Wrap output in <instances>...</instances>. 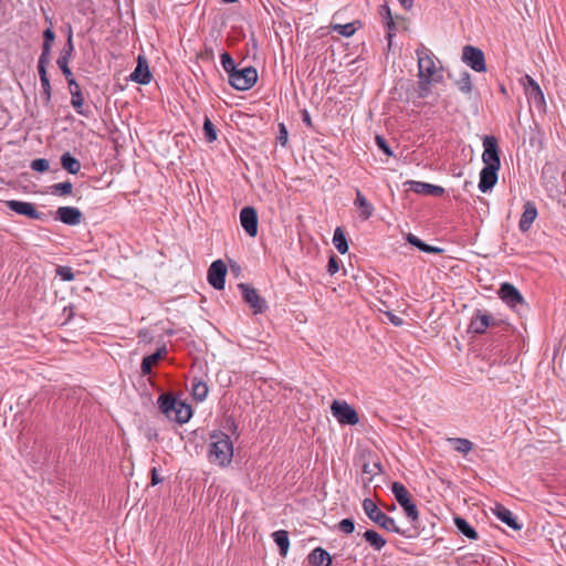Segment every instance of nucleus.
I'll list each match as a JSON object with an SVG mask.
<instances>
[{
	"instance_id": "nucleus-1",
	"label": "nucleus",
	"mask_w": 566,
	"mask_h": 566,
	"mask_svg": "<svg viewBox=\"0 0 566 566\" xmlns=\"http://www.w3.org/2000/svg\"><path fill=\"white\" fill-rule=\"evenodd\" d=\"M416 55L418 59L419 92L420 96H426L430 91L432 82L439 81L436 77L438 72L436 59L431 50L423 44L417 48Z\"/></svg>"
},
{
	"instance_id": "nucleus-2",
	"label": "nucleus",
	"mask_w": 566,
	"mask_h": 566,
	"mask_svg": "<svg viewBox=\"0 0 566 566\" xmlns=\"http://www.w3.org/2000/svg\"><path fill=\"white\" fill-rule=\"evenodd\" d=\"M208 458L211 463L219 467H227L231 463L233 443L226 432L213 431L210 433Z\"/></svg>"
},
{
	"instance_id": "nucleus-3",
	"label": "nucleus",
	"mask_w": 566,
	"mask_h": 566,
	"mask_svg": "<svg viewBox=\"0 0 566 566\" xmlns=\"http://www.w3.org/2000/svg\"><path fill=\"white\" fill-rule=\"evenodd\" d=\"M158 406L163 413L170 420L178 423H186L192 416L191 407L172 397L171 395H160L158 398Z\"/></svg>"
},
{
	"instance_id": "nucleus-4",
	"label": "nucleus",
	"mask_w": 566,
	"mask_h": 566,
	"mask_svg": "<svg viewBox=\"0 0 566 566\" xmlns=\"http://www.w3.org/2000/svg\"><path fill=\"white\" fill-rule=\"evenodd\" d=\"M363 509L368 518L371 520L377 525H379L381 528L388 532L400 534L408 538L413 536L409 534L408 531L401 530L396 524V521L392 517L385 514L381 510H379L377 504L371 499H365L363 501Z\"/></svg>"
},
{
	"instance_id": "nucleus-5",
	"label": "nucleus",
	"mask_w": 566,
	"mask_h": 566,
	"mask_svg": "<svg viewBox=\"0 0 566 566\" xmlns=\"http://www.w3.org/2000/svg\"><path fill=\"white\" fill-rule=\"evenodd\" d=\"M258 81V72L254 67L248 66L241 70H237L233 74H230L229 83L238 91L250 90Z\"/></svg>"
},
{
	"instance_id": "nucleus-6",
	"label": "nucleus",
	"mask_w": 566,
	"mask_h": 566,
	"mask_svg": "<svg viewBox=\"0 0 566 566\" xmlns=\"http://www.w3.org/2000/svg\"><path fill=\"white\" fill-rule=\"evenodd\" d=\"M331 411L340 424L355 426L359 422L357 411L346 401L334 400Z\"/></svg>"
},
{
	"instance_id": "nucleus-7",
	"label": "nucleus",
	"mask_w": 566,
	"mask_h": 566,
	"mask_svg": "<svg viewBox=\"0 0 566 566\" xmlns=\"http://www.w3.org/2000/svg\"><path fill=\"white\" fill-rule=\"evenodd\" d=\"M483 154L482 161L484 167L493 166L495 168L501 167L500 149L497 139L493 135H486L483 137Z\"/></svg>"
},
{
	"instance_id": "nucleus-8",
	"label": "nucleus",
	"mask_w": 566,
	"mask_h": 566,
	"mask_svg": "<svg viewBox=\"0 0 566 566\" xmlns=\"http://www.w3.org/2000/svg\"><path fill=\"white\" fill-rule=\"evenodd\" d=\"M462 61L475 72H485L486 63L481 49L465 45L462 51Z\"/></svg>"
},
{
	"instance_id": "nucleus-9",
	"label": "nucleus",
	"mask_w": 566,
	"mask_h": 566,
	"mask_svg": "<svg viewBox=\"0 0 566 566\" xmlns=\"http://www.w3.org/2000/svg\"><path fill=\"white\" fill-rule=\"evenodd\" d=\"M239 289L242 292L244 302L252 308L254 314H261L268 308L265 300L259 295L255 289L245 283L239 284Z\"/></svg>"
},
{
	"instance_id": "nucleus-10",
	"label": "nucleus",
	"mask_w": 566,
	"mask_h": 566,
	"mask_svg": "<svg viewBox=\"0 0 566 566\" xmlns=\"http://www.w3.org/2000/svg\"><path fill=\"white\" fill-rule=\"evenodd\" d=\"M499 296L501 300L512 308H517L518 306H526L525 300L520 293V291L511 283H503L499 290Z\"/></svg>"
},
{
	"instance_id": "nucleus-11",
	"label": "nucleus",
	"mask_w": 566,
	"mask_h": 566,
	"mask_svg": "<svg viewBox=\"0 0 566 566\" xmlns=\"http://www.w3.org/2000/svg\"><path fill=\"white\" fill-rule=\"evenodd\" d=\"M73 52H74L73 31H72V28L69 27L66 44L62 49L60 56L56 60V64L65 77H71V75L73 74L71 69L69 67V63H70Z\"/></svg>"
},
{
	"instance_id": "nucleus-12",
	"label": "nucleus",
	"mask_w": 566,
	"mask_h": 566,
	"mask_svg": "<svg viewBox=\"0 0 566 566\" xmlns=\"http://www.w3.org/2000/svg\"><path fill=\"white\" fill-rule=\"evenodd\" d=\"M227 266L222 260H216L208 270V282L216 289L222 290L226 283Z\"/></svg>"
},
{
	"instance_id": "nucleus-13",
	"label": "nucleus",
	"mask_w": 566,
	"mask_h": 566,
	"mask_svg": "<svg viewBox=\"0 0 566 566\" xmlns=\"http://www.w3.org/2000/svg\"><path fill=\"white\" fill-rule=\"evenodd\" d=\"M6 206L18 214L25 216L33 220H41L43 213L36 210L33 203L19 200H8Z\"/></svg>"
},
{
	"instance_id": "nucleus-14",
	"label": "nucleus",
	"mask_w": 566,
	"mask_h": 566,
	"mask_svg": "<svg viewBox=\"0 0 566 566\" xmlns=\"http://www.w3.org/2000/svg\"><path fill=\"white\" fill-rule=\"evenodd\" d=\"M494 322L495 319L492 315L483 313L481 310H476L470 321L469 332L479 335L483 334L491 325L494 324Z\"/></svg>"
},
{
	"instance_id": "nucleus-15",
	"label": "nucleus",
	"mask_w": 566,
	"mask_h": 566,
	"mask_svg": "<svg viewBox=\"0 0 566 566\" xmlns=\"http://www.w3.org/2000/svg\"><path fill=\"white\" fill-rule=\"evenodd\" d=\"M240 222L250 237L258 234V213L253 207H244L240 212Z\"/></svg>"
},
{
	"instance_id": "nucleus-16",
	"label": "nucleus",
	"mask_w": 566,
	"mask_h": 566,
	"mask_svg": "<svg viewBox=\"0 0 566 566\" xmlns=\"http://www.w3.org/2000/svg\"><path fill=\"white\" fill-rule=\"evenodd\" d=\"M55 219L67 226H76L82 221V212L75 207H60L55 212Z\"/></svg>"
},
{
	"instance_id": "nucleus-17",
	"label": "nucleus",
	"mask_w": 566,
	"mask_h": 566,
	"mask_svg": "<svg viewBox=\"0 0 566 566\" xmlns=\"http://www.w3.org/2000/svg\"><path fill=\"white\" fill-rule=\"evenodd\" d=\"M499 169L493 166L482 168L478 186L481 192L485 193L496 185Z\"/></svg>"
},
{
	"instance_id": "nucleus-18",
	"label": "nucleus",
	"mask_w": 566,
	"mask_h": 566,
	"mask_svg": "<svg viewBox=\"0 0 566 566\" xmlns=\"http://www.w3.org/2000/svg\"><path fill=\"white\" fill-rule=\"evenodd\" d=\"M407 184L410 190L419 195L440 197L444 193L442 187L428 182L410 180Z\"/></svg>"
},
{
	"instance_id": "nucleus-19",
	"label": "nucleus",
	"mask_w": 566,
	"mask_h": 566,
	"mask_svg": "<svg viewBox=\"0 0 566 566\" xmlns=\"http://www.w3.org/2000/svg\"><path fill=\"white\" fill-rule=\"evenodd\" d=\"M493 513L496 515V517L501 522L506 524L512 530H514V531L522 530L523 525L517 522V520L514 516V514L509 509H506L505 506L500 505V504L496 505L495 509H493Z\"/></svg>"
},
{
	"instance_id": "nucleus-20",
	"label": "nucleus",
	"mask_w": 566,
	"mask_h": 566,
	"mask_svg": "<svg viewBox=\"0 0 566 566\" xmlns=\"http://www.w3.org/2000/svg\"><path fill=\"white\" fill-rule=\"evenodd\" d=\"M536 217H537L536 206L533 202L527 201L524 205V211H523L520 222H518L520 230L522 232L528 231L530 228L532 227L534 220L536 219Z\"/></svg>"
},
{
	"instance_id": "nucleus-21",
	"label": "nucleus",
	"mask_w": 566,
	"mask_h": 566,
	"mask_svg": "<svg viewBox=\"0 0 566 566\" xmlns=\"http://www.w3.org/2000/svg\"><path fill=\"white\" fill-rule=\"evenodd\" d=\"M525 78L528 83V85L525 88L528 99L532 101L537 106H543L545 104V98L539 85L530 75H526Z\"/></svg>"
},
{
	"instance_id": "nucleus-22",
	"label": "nucleus",
	"mask_w": 566,
	"mask_h": 566,
	"mask_svg": "<svg viewBox=\"0 0 566 566\" xmlns=\"http://www.w3.org/2000/svg\"><path fill=\"white\" fill-rule=\"evenodd\" d=\"M311 566H331L332 556L322 547L314 548L307 556Z\"/></svg>"
},
{
	"instance_id": "nucleus-23",
	"label": "nucleus",
	"mask_w": 566,
	"mask_h": 566,
	"mask_svg": "<svg viewBox=\"0 0 566 566\" xmlns=\"http://www.w3.org/2000/svg\"><path fill=\"white\" fill-rule=\"evenodd\" d=\"M354 206L359 211V217L363 220H368L374 213L373 205L366 199V197L363 195V192L359 189L356 190V198L354 201Z\"/></svg>"
},
{
	"instance_id": "nucleus-24",
	"label": "nucleus",
	"mask_w": 566,
	"mask_h": 566,
	"mask_svg": "<svg viewBox=\"0 0 566 566\" xmlns=\"http://www.w3.org/2000/svg\"><path fill=\"white\" fill-rule=\"evenodd\" d=\"M130 80L138 84H148L151 80L148 65L140 56H138V64L136 69L130 74Z\"/></svg>"
},
{
	"instance_id": "nucleus-25",
	"label": "nucleus",
	"mask_w": 566,
	"mask_h": 566,
	"mask_svg": "<svg viewBox=\"0 0 566 566\" xmlns=\"http://www.w3.org/2000/svg\"><path fill=\"white\" fill-rule=\"evenodd\" d=\"M38 72H39L41 87H42L41 96H42L43 103L45 105H49L51 103V98H52V86H51L50 78L48 75V70H46V67H38Z\"/></svg>"
},
{
	"instance_id": "nucleus-26",
	"label": "nucleus",
	"mask_w": 566,
	"mask_h": 566,
	"mask_svg": "<svg viewBox=\"0 0 566 566\" xmlns=\"http://www.w3.org/2000/svg\"><path fill=\"white\" fill-rule=\"evenodd\" d=\"M166 350V346L164 345L163 347L158 348L156 353L143 358L140 365L143 375H149L151 373L153 366L159 361Z\"/></svg>"
},
{
	"instance_id": "nucleus-27",
	"label": "nucleus",
	"mask_w": 566,
	"mask_h": 566,
	"mask_svg": "<svg viewBox=\"0 0 566 566\" xmlns=\"http://www.w3.org/2000/svg\"><path fill=\"white\" fill-rule=\"evenodd\" d=\"M272 537L275 544L279 546L280 555L285 557L290 547L289 533L284 530H279L272 534Z\"/></svg>"
},
{
	"instance_id": "nucleus-28",
	"label": "nucleus",
	"mask_w": 566,
	"mask_h": 566,
	"mask_svg": "<svg viewBox=\"0 0 566 566\" xmlns=\"http://www.w3.org/2000/svg\"><path fill=\"white\" fill-rule=\"evenodd\" d=\"M454 525L457 526L458 531L464 535L465 537L470 539H478V533L474 530L473 526H471L468 521L461 516H455L453 518Z\"/></svg>"
},
{
	"instance_id": "nucleus-29",
	"label": "nucleus",
	"mask_w": 566,
	"mask_h": 566,
	"mask_svg": "<svg viewBox=\"0 0 566 566\" xmlns=\"http://www.w3.org/2000/svg\"><path fill=\"white\" fill-rule=\"evenodd\" d=\"M407 241L411 245L418 248L422 252L439 254V253H441L443 251V249H441V248L427 244L426 242H423L418 237H416V235H413L411 233L408 234Z\"/></svg>"
},
{
	"instance_id": "nucleus-30",
	"label": "nucleus",
	"mask_w": 566,
	"mask_h": 566,
	"mask_svg": "<svg viewBox=\"0 0 566 566\" xmlns=\"http://www.w3.org/2000/svg\"><path fill=\"white\" fill-rule=\"evenodd\" d=\"M61 165L63 169L72 175H75L81 170V163L70 153H64L61 156Z\"/></svg>"
},
{
	"instance_id": "nucleus-31",
	"label": "nucleus",
	"mask_w": 566,
	"mask_h": 566,
	"mask_svg": "<svg viewBox=\"0 0 566 566\" xmlns=\"http://www.w3.org/2000/svg\"><path fill=\"white\" fill-rule=\"evenodd\" d=\"M208 391L209 389L205 381L198 378H192L191 392L196 400L203 401L207 398Z\"/></svg>"
},
{
	"instance_id": "nucleus-32",
	"label": "nucleus",
	"mask_w": 566,
	"mask_h": 566,
	"mask_svg": "<svg viewBox=\"0 0 566 566\" xmlns=\"http://www.w3.org/2000/svg\"><path fill=\"white\" fill-rule=\"evenodd\" d=\"M391 492L395 496V499L397 500V502L399 503V505H405L406 503H408L410 500V493L409 491L407 490V488L400 483V482H394L392 485H391Z\"/></svg>"
},
{
	"instance_id": "nucleus-33",
	"label": "nucleus",
	"mask_w": 566,
	"mask_h": 566,
	"mask_svg": "<svg viewBox=\"0 0 566 566\" xmlns=\"http://www.w3.org/2000/svg\"><path fill=\"white\" fill-rule=\"evenodd\" d=\"M363 536L375 551H380L387 543L386 539L374 530H367Z\"/></svg>"
},
{
	"instance_id": "nucleus-34",
	"label": "nucleus",
	"mask_w": 566,
	"mask_h": 566,
	"mask_svg": "<svg viewBox=\"0 0 566 566\" xmlns=\"http://www.w3.org/2000/svg\"><path fill=\"white\" fill-rule=\"evenodd\" d=\"M333 244L340 254H345L348 251V242L340 227H337L334 231Z\"/></svg>"
},
{
	"instance_id": "nucleus-35",
	"label": "nucleus",
	"mask_w": 566,
	"mask_h": 566,
	"mask_svg": "<svg viewBox=\"0 0 566 566\" xmlns=\"http://www.w3.org/2000/svg\"><path fill=\"white\" fill-rule=\"evenodd\" d=\"M453 449L462 454H468L473 449V443L465 438H450Z\"/></svg>"
},
{
	"instance_id": "nucleus-36",
	"label": "nucleus",
	"mask_w": 566,
	"mask_h": 566,
	"mask_svg": "<svg viewBox=\"0 0 566 566\" xmlns=\"http://www.w3.org/2000/svg\"><path fill=\"white\" fill-rule=\"evenodd\" d=\"M358 23H359L358 21H355V22H349L346 24H333L332 30L342 36L349 38L356 32V30H357L356 24H358Z\"/></svg>"
},
{
	"instance_id": "nucleus-37",
	"label": "nucleus",
	"mask_w": 566,
	"mask_h": 566,
	"mask_svg": "<svg viewBox=\"0 0 566 566\" xmlns=\"http://www.w3.org/2000/svg\"><path fill=\"white\" fill-rule=\"evenodd\" d=\"M71 105L77 114L88 117L90 111L84 108V96L82 93L76 92L71 95Z\"/></svg>"
},
{
	"instance_id": "nucleus-38",
	"label": "nucleus",
	"mask_w": 566,
	"mask_h": 566,
	"mask_svg": "<svg viewBox=\"0 0 566 566\" xmlns=\"http://www.w3.org/2000/svg\"><path fill=\"white\" fill-rule=\"evenodd\" d=\"M73 185L71 181L54 184L51 186V192L57 196H69L72 193Z\"/></svg>"
},
{
	"instance_id": "nucleus-39",
	"label": "nucleus",
	"mask_w": 566,
	"mask_h": 566,
	"mask_svg": "<svg viewBox=\"0 0 566 566\" xmlns=\"http://www.w3.org/2000/svg\"><path fill=\"white\" fill-rule=\"evenodd\" d=\"M221 65H222L224 72L228 74L229 78H230V74H233L237 71L234 60L228 52H224L221 54Z\"/></svg>"
},
{
	"instance_id": "nucleus-40",
	"label": "nucleus",
	"mask_w": 566,
	"mask_h": 566,
	"mask_svg": "<svg viewBox=\"0 0 566 566\" xmlns=\"http://www.w3.org/2000/svg\"><path fill=\"white\" fill-rule=\"evenodd\" d=\"M51 51H52V44H49V43L42 44V52L39 56L38 67H48V65L50 63Z\"/></svg>"
},
{
	"instance_id": "nucleus-41",
	"label": "nucleus",
	"mask_w": 566,
	"mask_h": 566,
	"mask_svg": "<svg viewBox=\"0 0 566 566\" xmlns=\"http://www.w3.org/2000/svg\"><path fill=\"white\" fill-rule=\"evenodd\" d=\"M400 506L403 509L406 516L410 520L411 523H415L418 521L419 511L417 509V505L412 501H409L405 505H400Z\"/></svg>"
},
{
	"instance_id": "nucleus-42",
	"label": "nucleus",
	"mask_w": 566,
	"mask_h": 566,
	"mask_svg": "<svg viewBox=\"0 0 566 566\" xmlns=\"http://www.w3.org/2000/svg\"><path fill=\"white\" fill-rule=\"evenodd\" d=\"M459 90L462 93H470L472 91L471 76L468 72H463L457 82Z\"/></svg>"
},
{
	"instance_id": "nucleus-43",
	"label": "nucleus",
	"mask_w": 566,
	"mask_h": 566,
	"mask_svg": "<svg viewBox=\"0 0 566 566\" xmlns=\"http://www.w3.org/2000/svg\"><path fill=\"white\" fill-rule=\"evenodd\" d=\"M56 275L60 276L62 281H73L75 279V274L73 269L66 265H59L56 268Z\"/></svg>"
},
{
	"instance_id": "nucleus-44",
	"label": "nucleus",
	"mask_w": 566,
	"mask_h": 566,
	"mask_svg": "<svg viewBox=\"0 0 566 566\" xmlns=\"http://www.w3.org/2000/svg\"><path fill=\"white\" fill-rule=\"evenodd\" d=\"M203 132L208 142H214L217 139V130L212 122L207 117L203 123Z\"/></svg>"
},
{
	"instance_id": "nucleus-45",
	"label": "nucleus",
	"mask_w": 566,
	"mask_h": 566,
	"mask_svg": "<svg viewBox=\"0 0 566 566\" xmlns=\"http://www.w3.org/2000/svg\"><path fill=\"white\" fill-rule=\"evenodd\" d=\"M30 167L38 172H44L49 170L50 164L49 160L45 158H38L31 161Z\"/></svg>"
},
{
	"instance_id": "nucleus-46",
	"label": "nucleus",
	"mask_w": 566,
	"mask_h": 566,
	"mask_svg": "<svg viewBox=\"0 0 566 566\" xmlns=\"http://www.w3.org/2000/svg\"><path fill=\"white\" fill-rule=\"evenodd\" d=\"M337 527L344 534H352L355 531V522L353 518H344L338 523Z\"/></svg>"
},
{
	"instance_id": "nucleus-47",
	"label": "nucleus",
	"mask_w": 566,
	"mask_h": 566,
	"mask_svg": "<svg viewBox=\"0 0 566 566\" xmlns=\"http://www.w3.org/2000/svg\"><path fill=\"white\" fill-rule=\"evenodd\" d=\"M339 270V261L336 255L332 254L327 263V272L333 275Z\"/></svg>"
},
{
	"instance_id": "nucleus-48",
	"label": "nucleus",
	"mask_w": 566,
	"mask_h": 566,
	"mask_svg": "<svg viewBox=\"0 0 566 566\" xmlns=\"http://www.w3.org/2000/svg\"><path fill=\"white\" fill-rule=\"evenodd\" d=\"M376 144L386 155L392 156V151L382 136H376Z\"/></svg>"
},
{
	"instance_id": "nucleus-49",
	"label": "nucleus",
	"mask_w": 566,
	"mask_h": 566,
	"mask_svg": "<svg viewBox=\"0 0 566 566\" xmlns=\"http://www.w3.org/2000/svg\"><path fill=\"white\" fill-rule=\"evenodd\" d=\"M287 136L289 132L284 124L279 125V135L277 140L282 146H285L287 144Z\"/></svg>"
},
{
	"instance_id": "nucleus-50",
	"label": "nucleus",
	"mask_w": 566,
	"mask_h": 566,
	"mask_svg": "<svg viewBox=\"0 0 566 566\" xmlns=\"http://www.w3.org/2000/svg\"><path fill=\"white\" fill-rule=\"evenodd\" d=\"M385 25L387 28V34L386 38L391 41L392 36L395 35L396 24L392 19V17H389V20L385 22Z\"/></svg>"
},
{
	"instance_id": "nucleus-51",
	"label": "nucleus",
	"mask_w": 566,
	"mask_h": 566,
	"mask_svg": "<svg viewBox=\"0 0 566 566\" xmlns=\"http://www.w3.org/2000/svg\"><path fill=\"white\" fill-rule=\"evenodd\" d=\"M66 78V82L69 84V90H70V94L73 95V93H82L81 92V87L78 85V83L76 82V80L74 78L73 74L71 75V77H65Z\"/></svg>"
},
{
	"instance_id": "nucleus-52",
	"label": "nucleus",
	"mask_w": 566,
	"mask_h": 566,
	"mask_svg": "<svg viewBox=\"0 0 566 566\" xmlns=\"http://www.w3.org/2000/svg\"><path fill=\"white\" fill-rule=\"evenodd\" d=\"M381 471H382L381 465L378 462H375L373 464V468H370L368 464L364 465V472L368 473L370 475H377V474L381 473Z\"/></svg>"
},
{
	"instance_id": "nucleus-53",
	"label": "nucleus",
	"mask_w": 566,
	"mask_h": 566,
	"mask_svg": "<svg viewBox=\"0 0 566 566\" xmlns=\"http://www.w3.org/2000/svg\"><path fill=\"white\" fill-rule=\"evenodd\" d=\"M54 40H55V33L52 30V28L50 27L46 30H44V32H43V43L53 44Z\"/></svg>"
},
{
	"instance_id": "nucleus-54",
	"label": "nucleus",
	"mask_w": 566,
	"mask_h": 566,
	"mask_svg": "<svg viewBox=\"0 0 566 566\" xmlns=\"http://www.w3.org/2000/svg\"><path fill=\"white\" fill-rule=\"evenodd\" d=\"M379 12H380L381 17L385 19V22L389 20V17H392L390 8L387 4H382L380 7Z\"/></svg>"
},
{
	"instance_id": "nucleus-55",
	"label": "nucleus",
	"mask_w": 566,
	"mask_h": 566,
	"mask_svg": "<svg viewBox=\"0 0 566 566\" xmlns=\"http://www.w3.org/2000/svg\"><path fill=\"white\" fill-rule=\"evenodd\" d=\"M302 119L307 127H313L312 118L306 109L302 113Z\"/></svg>"
},
{
	"instance_id": "nucleus-56",
	"label": "nucleus",
	"mask_w": 566,
	"mask_h": 566,
	"mask_svg": "<svg viewBox=\"0 0 566 566\" xmlns=\"http://www.w3.org/2000/svg\"><path fill=\"white\" fill-rule=\"evenodd\" d=\"M390 322L395 325V326H400L402 324V319L400 317H398L397 315L392 314V313H388L387 314Z\"/></svg>"
},
{
	"instance_id": "nucleus-57",
	"label": "nucleus",
	"mask_w": 566,
	"mask_h": 566,
	"mask_svg": "<svg viewBox=\"0 0 566 566\" xmlns=\"http://www.w3.org/2000/svg\"><path fill=\"white\" fill-rule=\"evenodd\" d=\"M160 481H161V480H160V479H159V476H158L157 470L154 468V469L151 470V484H153V485H156V484H158Z\"/></svg>"
},
{
	"instance_id": "nucleus-58",
	"label": "nucleus",
	"mask_w": 566,
	"mask_h": 566,
	"mask_svg": "<svg viewBox=\"0 0 566 566\" xmlns=\"http://www.w3.org/2000/svg\"><path fill=\"white\" fill-rule=\"evenodd\" d=\"M405 9H410L413 6L415 0H398Z\"/></svg>"
},
{
	"instance_id": "nucleus-59",
	"label": "nucleus",
	"mask_w": 566,
	"mask_h": 566,
	"mask_svg": "<svg viewBox=\"0 0 566 566\" xmlns=\"http://www.w3.org/2000/svg\"><path fill=\"white\" fill-rule=\"evenodd\" d=\"M396 509V505H392V507H389V511H392Z\"/></svg>"
},
{
	"instance_id": "nucleus-60",
	"label": "nucleus",
	"mask_w": 566,
	"mask_h": 566,
	"mask_svg": "<svg viewBox=\"0 0 566 566\" xmlns=\"http://www.w3.org/2000/svg\"><path fill=\"white\" fill-rule=\"evenodd\" d=\"M396 509V505H392V507H389V511H392Z\"/></svg>"
}]
</instances>
